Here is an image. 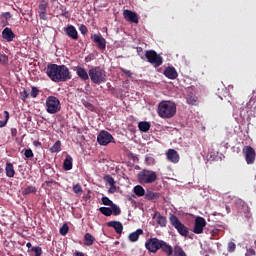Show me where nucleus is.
Wrapping results in <instances>:
<instances>
[{
    "label": "nucleus",
    "mask_w": 256,
    "mask_h": 256,
    "mask_svg": "<svg viewBox=\"0 0 256 256\" xmlns=\"http://www.w3.org/2000/svg\"><path fill=\"white\" fill-rule=\"evenodd\" d=\"M145 57L153 67H161L163 65V57L159 55L155 50H148L145 52Z\"/></svg>",
    "instance_id": "0eeeda50"
},
{
    "label": "nucleus",
    "mask_w": 256,
    "mask_h": 256,
    "mask_svg": "<svg viewBox=\"0 0 256 256\" xmlns=\"http://www.w3.org/2000/svg\"><path fill=\"white\" fill-rule=\"evenodd\" d=\"M26 247H27L28 249H31V247H33V245L31 244V242H28V243L26 244Z\"/></svg>",
    "instance_id": "bf43d9fd"
},
{
    "label": "nucleus",
    "mask_w": 256,
    "mask_h": 256,
    "mask_svg": "<svg viewBox=\"0 0 256 256\" xmlns=\"http://www.w3.org/2000/svg\"><path fill=\"white\" fill-rule=\"evenodd\" d=\"M73 191L76 195H81V193H83V187H81V184H76L73 186Z\"/></svg>",
    "instance_id": "c03bdc74"
},
{
    "label": "nucleus",
    "mask_w": 256,
    "mask_h": 256,
    "mask_svg": "<svg viewBox=\"0 0 256 256\" xmlns=\"http://www.w3.org/2000/svg\"><path fill=\"white\" fill-rule=\"evenodd\" d=\"M107 227H112V229H114L118 235L123 233V224L119 221L107 222Z\"/></svg>",
    "instance_id": "6ab92c4d"
},
{
    "label": "nucleus",
    "mask_w": 256,
    "mask_h": 256,
    "mask_svg": "<svg viewBox=\"0 0 256 256\" xmlns=\"http://www.w3.org/2000/svg\"><path fill=\"white\" fill-rule=\"evenodd\" d=\"M89 77L92 83H95V85L107 83V72H105V69L99 66L89 69Z\"/></svg>",
    "instance_id": "7ed1b4c3"
},
{
    "label": "nucleus",
    "mask_w": 256,
    "mask_h": 256,
    "mask_svg": "<svg viewBox=\"0 0 256 256\" xmlns=\"http://www.w3.org/2000/svg\"><path fill=\"white\" fill-rule=\"evenodd\" d=\"M177 113V105L172 101H161L158 105V115L162 119H172Z\"/></svg>",
    "instance_id": "f03ea898"
},
{
    "label": "nucleus",
    "mask_w": 256,
    "mask_h": 256,
    "mask_svg": "<svg viewBox=\"0 0 256 256\" xmlns=\"http://www.w3.org/2000/svg\"><path fill=\"white\" fill-rule=\"evenodd\" d=\"M46 75L54 83L69 81V79L73 77L67 66L57 64H48L46 67Z\"/></svg>",
    "instance_id": "f257e3e1"
},
{
    "label": "nucleus",
    "mask_w": 256,
    "mask_h": 256,
    "mask_svg": "<svg viewBox=\"0 0 256 256\" xmlns=\"http://www.w3.org/2000/svg\"><path fill=\"white\" fill-rule=\"evenodd\" d=\"M164 75L165 77H167L168 79H176L177 77H179V74L177 73V70L174 67H167L164 70Z\"/></svg>",
    "instance_id": "aec40b11"
},
{
    "label": "nucleus",
    "mask_w": 256,
    "mask_h": 256,
    "mask_svg": "<svg viewBox=\"0 0 256 256\" xmlns=\"http://www.w3.org/2000/svg\"><path fill=\"white\" fill-rule=\"evenodd\" d=\"M59 233L60 235H63V236L69 233V226L67 225V223H64L62 227H60Z\"/></svg>",
    "instance_id": "58836bf2"
},
{
    "label": "nucleus",
    "mask_w": 256,
    "mask_h": 256,
    "mask_svg": "<svg viewBox=\"0 0 256 256\" xmlns=\"http://www.w3.org/2000/svg\"><path fill=\"white\" fill-rule=\"evenodd\" d=\"M163 240H159L158 238H149L145 242V248L150 253H157V251L160 249L161 243Z\"/></svg>",
    "instance_id": "1a4fd4ad"
},
{
    "label": "nucleus",
    "mask_w": 256,
    "mask_h": 256,
    "mask_svg": "<svg viewBox=\"0 0 256 256\" xmlns=\"http://www.w3.org/2000/svg\"><path fill=\"white\" fill-rule=\"evenodd\" d=\"M101 201L104 205L111 207V205H113V202L111 201V199H109V197L104 196L101 198Z\"/></svg>",
    "instance_id": "a18cd8bd"
},
{
    "label": "nucleus",
    "mask_w": 256,
    "mask_h": 256,
    "mask_svg": "<svg viewBox=\"0 0 256 256\" xmlns=\"http://www.w3.org/2000/svg\"><path fill=\"white\" fill-rule=\"evenodd\" d=\"M63 169L64 171H71V169H73V157L69 154L66 155L63 163Z\"/></svg>",
    "instance_id": "b1692460"
},
{
    "label": "nucleus",
    "mask_w": 256,
    "mask_h": 256,
    "mask_svg": "<svg viewBox=\"0 0 256 256\" xmlns=\"http://www.w3.org/2000/svg\"><path fill=\"white\" fill-rule=\"evenodd\" d=\"M186 101L188 105H197V96L193 94H188L186 96Z\"/></svg>",
    "instance_id": "2f4dec72"
},
{
    "label": "nucleus",
    "mask_w": 256,
    "mask_h": 256,
    "mask_svg": "<svg viewBox=\"0 0 256 256\" xmlns=\"http://www.w3.org/2000/svg\"><path fill=\"white\" fill-rule=\"evenodd\" d=\"M92 39H93L94 43L97 44L98 49H100L101 51L106 49L107 40H105V38H103V36H101L99 34H94L92 36Z\"/></svg>",
    "instance_id": "f8f14e48"
},
{
    "label": "nucleus",
    "mask_w": 256,
    "mask_h": 256,
    "mask_svg": "<svg viewBox=\"0 0 256 256\" xmlns=\"http://www.w3.org/2000/svg\"><path fill=\"white\" fill-rule=\"evenodd\" d=\"M145 197L148 201H157V199H159V197H161V194H159L157 192H153L151 190H147Z\"/></svg>",
    "instance_id": "393cba45"
},
{
    "label": "nucleus",
    "mask_w": 256,
    "mask_h": 256,
    "mask_svg": "<svg viewBox=\"0 0 256 256\" xmlns=\"http://www.w3.org/2000/svg\"><path fill=\"white\" fill-rule=\"evenodd\" d=\"M0 63L2 65H7V63H9V56L5 54H0Z\"/></svg>",
    "instance_id": "37998d69"
},
{
    "label": "nucleus",
    "mask_w": 256,
    "mask_h": 256,
    "mask_svg": "<svg viewBox=\"0 0 256 256\" xmlns=\"http://www.w3.org/2000/svg\"><path fill=\"white\" fill-rule=\"evenodd\" d=\"M22 101H27L29 99V92L27 90H24L21 92Z\"/></svg>",
    "instance_id": "09e8293b"
},
{
    "label": "nucleus",
    "mask_w": 256,
    "mask_h": 256,
    "mask_svg": "<svg viewBox=\"0 0 256 256\" xmlns=\"http://www.w3.org/2000/svg\"><path fill=\"white\" fill-rule=\"evenodd\" d=\"M79 31L80 33H82V35H87V26H85L84 24L80 25Z\"/></svg>",
    "instance_id": "8fccbe9b"
},
{
    "label": "nucleus",
    "mask_w": 256,
    "mask_h": 256,
    "mask_svg": "<svg viewBox=\"0 0 256 256\" xmlns=\"http://www.w3.org/2000/svg\"><path fill=\"white\" fill-rule=\"evenodd\" d=\"M33 145H34L35 147H39V146H41V142L35 140V141L33 142Z\"/></svg>",
    "instance_id": "4d7b16f0"
},
{
    "label": "nucleus",
    "mask_w": 256,
    "mask_h": 256,
    "mask_svg": "<svg viewBox=\"0 0 256 256\" xmlns=\"http://www.w3.org/2000/svg\"><path fill=\"white\" fill-rule=\"evenodd\" d=\"M153 219H156L157 223L160 225V227H167V218L161 213L156 212L153 216Z\"/></svg>",
    "instance_id": "5701e85b"
},
{
    "label": "nucleus",
    "mask_w": 256,
    "mask_h": 256,
    "mask_svg": "<svg viewBox=\"0 0 256 256\" xmlns=\"http://www.w3.org/2000/svg\"><path fill=\"white\" fill-rule=\"evenodd\" d=\"M113 141V135L105 130L100 131L97 136V143L102 147H107V145H109V143H113Z\"/></svg>",
    "instance_id": "6e6552de"
},
{
    "label": "nucleus",
    "mask_w": 256,
    "mask_h": 256,
    "mask_svg": "<svg viewBox=\"0 0 256 256\" xmlns=\"http://www.w3.org/2000/svg\"><path fill=\"white\" fill-rule=\"evenodd\" d=\"M39 93H40L39 88L35 86L31 87L30 97H32V99H36V97L39 96Z\"/></svg>",
    "instance_id": "4c0bfd02"
},
{
    "label": "nucleus",
    "mask_w": 256,
    "mask_h": 256,
    "mask_svg": "<svg viewBox=\"0 0 256 256\" xmlns=\"http://www.w3.org/2000/svg\"><path fill=\"white\" fill-rule=\"evenodd\" d=\"M82 105H84V107L88 109V111H95V106L87 100H82Z\"/></svg>",
    "instance_id": "e433bc0d"
},
{
    "label": "nucleus",
    "mask_w": 256,
    "mask_h": 256,
    "mask_svg": "<svg viewBox=\"0 0 256 256\" xmlns=\"http://www.w3.org/2000/svg\"><path fill=\"white\" fill-rule=\"evenodd\" d=\"M2 39H5L8 43H11L13 39H15V34L13 33V30L11 28L6 27L2 31Z\"/></svg>",
    "instance_id": "a211bd4d"
},
{
    "label": "nucleus",
    "mask_w": 256,
    "mask_h": 256,
    "mask_svg": "<svg viewBox=\"0 0 256 256\" xmlns=\"http://www.w3.org/2000/svg\"><path fill=\"white\" fill-rule=\"evenodd\" d=\"M5 171H6V177H9V178L15 177V168L13 167V163L7 162Z\"/></svg>",
    "instance_id": "a878e982"
},
{
    "label": "nucleus",
    "mask_w": 256,
    "mask_h": 256,
    "mask_svg": "<svg viewBox=\"0 0 256 256\" xmlns=\"http://www.w3.org/2000/svg\"><path fill=\"white\" fill-rule=\"evenodd\" d=\"M98 211H100L102 215H105V217H111L113 215V210H111L110 207H100Z\"/></svg>",
    "instance_id": "c756f323"
},
{
    "label": "nucleus",
    "mask_w": 256,
    "mask_h": 256,
    "mask_svg": "<svg viewBox=\"0 0 256 256\" xmlns=\"http://www.w3.org/2000/svg\"><path fill=\"white\" fill-rule=\"evenodd\" d=\"M4 120H0V127H5V125H7V121H9V112L8 111H4Z\"/></svg>",
    "instance_id": "79ce46f5"
},
{
    "label": "nucleus",
    "mask_w": 256,
    "mask_h": 256,
    "mask_svg": "<svg viewBox=\"0 0 256 256\" xmlns=\"http://www.w3.org/2000/svg\"><path fill=\"white\" fill-rule=\"evenodd\" d=\"M121 71H122V73H123L124 75H126L127 77H131V76L133 75V73H132L130 70H127V69H125V68H122Z\"/></svg>",
    "instance_id": "603ef678"
},
{
    "label": "nucleus",
    "mask_w": 256,
    "mask_h": 256,
    "mask_svg": "<svg viewBox=\"0 0 256 256\" xmlns=\"http://www.w3.org/2000/svg\"><path fill=\"white\" fill-rule=\"evenodd\" d=\"M169 221L172 227H175L179 235H181L182 237H187L189 235V228H187L185 224H182L181 220H179V218L175 214H170Z\"/></svg>",
    "instance_id": "39448f33"
},
{
    "label": "nucleus",
    "mask_w": 256,
    "mask_h": 256,
    "mask_svg": "<svg viewBox=\"0 0 256 256\" xmlns=\"http://www.w3.org/2000/svg\"><path fill=\"white\" fill-rule=\"evenodd\" d=\"M64 31L70 39H73L74 41H77L79 39V33L77 32V29H75V26L70 25L66 28H64Z\"/></svg>",
    "instance_id": "2eb2a0df"
},
{
    "label": "nucleus",
    "mask_w": 256,
    "mask_h": 256,
    "mask_svg": "<svg viewBox=\"0 0 256 256\" xmlns=\"http://www.w3.org/2000/svg\"><path fill=\"white\" fill-rule=\"evenodd\" d=\"M39 17L42 21H47V1L42 0L38 5Z\"/></svg>",
    "instance_id": "4468645a"
},
{
    "label": "nucleus",
    "mask_w": 256,
    "mask_h": 256,
    "mask_svg": "<svg viewBox=\"0 0 256 256\" xmlns=\"http://www.w3.org/2000/svg\"><path fill=\"white\" fill-rule=\"evenodd\" d=\"M93 243H95V237L91 235V233H86L84 235V245H86L87 247H91Z\"/></svg>",
    "instance_id": "cd10ccee"
},
{
    "label": "nucleus",
    "mask_w": 256,
    "mask_h": 256,
    "mask_svg": "<svg viewBox=\"0 0 256 256\" xmlns=\"http://www.w3.org/2000/svg\"><path fill=\"white\" fill-rule=\"evenodd\" d=\"M11 12H6L1 14V20L3 25H7L9 23V19H11Z\"/></svg>",
    "instance_id": "f704fd0d"
},
{
    "label": "nucleus",
    "mask_w": 256,
    "mask_h": 256,
    "mask_svg": "<svg viewBox=\"0 0 256 256\" xmlns=\"http://www.w3.org/2000/svg\"><path fill=\"white\" fill-rule=\"evenodd\" d=\"M134 193L137 195V197H144V195H146L145 188H143L141 185H136L134 187Z\"/></svg>",
    "instance_id": "c85d7f7f"
},
{
    "label": "nucleus",
    "mask_w": 256,
    "mask_h": 256,
    "mask_svg": "<svg viewBox=\"0 0 256 256\" xmlns=\"http://www.w3.org/2000/svg\"><path fill=\"white\" fill-rule=\"evenodd\" d=\"M76 75L82 80V81H89V72L87 73V70L83 68L82 66H76L75 68Z\"/></svg>",
    "instance_id": "f3484780"
},
{
    "label": "nucleus",
    "mask_w": 256,
    "mask_h": 256,
    "mask_svg": "<svg viewBox=\"0 0 256 256\" xmlns=\"http://www.w3.org/2000/svg\"><path fill=\"white\" fill-rule=\"evenodd\" d=\"M236 248H237V246L235 245L234 242L228 243V253H233V251H235Z\"/></svg>",
    "instance_id": "de8ad7c7"
},
{
    "label": "nucleus",
    "mask_w": 256,
    "mask_h": 256,
    "mask_svg": "<svg viewBox=\"0 0 256 256\" xmlns=\"http://www.w3.org/2000/svg\"><path fill=\"white\" fill-rule=\"evenodd\" d=\"M174 256H187V253H185V250L179 245L174 246Z\"/></svg>",
    "instance_id": "7c9ffc66"
},
{
    "label": "nucleus",
    "mask_w": 256,
    "mask_h": 256,
    "mask_svg": "<svg viewBox=\"0 0 256 256\" xmlns=\"http://www.w3.org/2000/svg\"><path fill=\"white\" fill-rule=\"evenodd\" d=\"M138 183L141 185H151L157 181V172L149 169H143L137 175Z\"/></svg>",
    "instance_id": "20e7f679"
},
{
    "label": "nucleus",
    "mask_w": 256,
    "mask_h": 256,
    "mask_svg": "<svg viewBox=\"0 0 256 256\" xmlns=\"http://www.w3.org/2000/svg\"><path fill=\"white\" fill-rule=\"evenodd\" d=\"M31 252L35 254L34 256L43 255V249H41V247H39V246L32 247Z\"/></svg>",
    "instance_id": "ea45409f"
},
{
    "label": "nucleus",
    "mask_w": 256,
    "mask_h": 256,
    "mask_svg": "<svg viewBox=\"0 0 256 256\" xmlns=\"http://www.w3.org/2000/svg\"><path fill=\"white\" fill-rule=\"evenodd\" d=\"M138 129L142 133H147V131L151 129V123H149L148 121H141L138 123Z\"/></svg>",
    "instance_id": "bb28decb"
},
{
    "label": "nucleus",
    "mask_w": 256,
    "mask_h": 256,
    "mask_svg": "<svg viewBox=\"0 0 256 256\" xmlns=\"http://www.w3.org/2000/svg\"><path fill=\"white\" fill-rule=\"evenodd\" d=\"M74 256H85V254L83 252L76 251Z\"/></svg>",
    "instance_id": "6e6d98bb"
},
{
    "label": "nucleus",
    "mask_w": 256,
    "mask_h": 256,
    "mask_svg": "<svg viewBox=\"0 0 256 256\" xmlns=\"http://www.w3.org/2000/svg\"><path fill=\"white\" fill-rule=\"evenodd\" d=\"M52 153H59L61 152V140H58L54 143V145L50 148Z\"/></svg>",
    "instance_id": "72a5a7b5"
},
{
    "label": "nucleus",
    "mask_w": 256,
    "mask_h": 256,
    "mask_svg": "<svg viewBox=\"0 0 256 256\" xmlns=\"http://www.w3.org/2000/svg\"><path fill=\"white\" fill-rule=\"evenodd\" d=\"M31 193H37L35 186H28L22 190V195H31Z\"/></svg>",
    "instance_id": "473e14b6"
},
{
    "label": "nucleus",
    "mask_w": 256,
    "mask_h": 256,
    "mask_svg": "<svg viewBox=\"0 0 256 256\" xmlns=\"http://www.w3.org/2000/svg\"><path fill=\"white\" fill-rule=\"evenodd\" d=\"M60 9L62 11L61 13L62 17H69V11H67V8L61 7Z\"/></svg>",
    "instance_id": "3c124183"
},
{
    "label": "nucleus",
    "mask_w": 256,
    "mask_h": 256,
    "mask_svg": "<svg viewBox=\"0 0 256 256\" xmlns=\"http://www.w3.org/2000/svg\"><path fill=\"white\" fill-rule=\"evenodd\" d=\"M46 111L50 115H55V113H59V111H61V101H59V98L55 96H49L46 99Z\"/></svg>",
    "instance_id": "423d86ee"
},
{
    "label": "nucleus",
    "mask_w": 256,
    "mask_h": 256,
    "mask_svg": "<svg viewBox=\"0 0 256 256\" xmlns=\"http://www.w3.org/2000/svg\"><path fill=\"white\" fill-rule=\"evenodd\" d=\"M160 249L162 250V253H165L167 256L173 255V247L171 245L167 244V242L163 241L160 244Z\"/></svg>",
    "instance_id": "4be33fe9"
},
{
    "label": "nucleus",
    "mask_w": 256,
    "mask_h": 256,
    "mask_svg": "<svg viewBox=\"0 0 256 256\" xmlns=\"http://www.w3.org/2000/svg\"><path fill=\"white\" fill-rule=\"evenodd\" d=\"M248 252L250 253V255H256L255 249L253 248H249Z\"/></svg>",
    "instance_id": "13d9d810"
},
{
    "label": "nucleus",
    "mask_w": 256,
    "mask_h": 256,
    "mask_svg": "<svg viewBox=\"0 0 256 256\" xmlns=\"http://www.w3.org/2000/svg\"><path fill=\"white\" fill-rule=\"evenodd\" d=\"M24 155H25V158H26V159H31V157L34 156L33 150H31V149H26L25 152H24Z\"/></svg>",
    "instance_id": "49530a36"
},
{
    "label": "nucleus",
    "mask_w": 256,
    "mask_h": 256,
    "mask_svg": "<svg viewBox=\"0 0 256 256\" xmlns=\"http://www.w3.org/2000/svg\"><path fill=\"white\" fill-rule=\"evenodd\" d=\"M136 51H137L138 55H141V53H143V48L137 47Z\"/></svg>",
    "instance_id": "5fc2aeb1"
},
{
    "label": "nucleus",
    "mask_w": 256,
    "mask_h": 256,
    "mask_svg": "<svg viewBox=\"0 0 256 256\" xmlns=\"http://www.w3.org/2000/svg\"><path fill=\"white\" fill-rule=\"evenodd\" d=\"M205 227H207V220L201 216L196 217L194 220L193 233L196 235H201Z\"/></svg>",
    "instance_id": "9b49d317"
},
{
    "label": "nucleus",
    "mask_w": 256,
    "mask_h": 256,
    "mask_svg": "<svg viewBox=\"0 0 256 256\" xmlns=\"http://www.w3.org/2000/svg\"><path fill=\"white\" fill-rule=\"evenodd\" d=\"M116 191H117V187H116L115 184H114V185L110 186V188H109V190H108V193L113 194V193H115Z\"/></svg>",
    "instance_id": "864d4df0"
},
{
    "label": "nucleus",
    "mask_w": 256,
    "mask_h": 256,
    "mask_svg": "<svg viewBox=\"0 0 256 256\" xmlns=\"http://www.w3.org/2000/svg\"><path fill=\"white\" fill-rule=\"evenodd\" d=\"M242 151L247 165H253L256 159L255 149L251 146H245Z\"/></svg>",
    "instance_id": "9d476101"
},
{
    "label": "nucleus",
    "mask_w": 256,
    "mask_h": 256,
    "mask_svg": "<svg viewBox=\"0 0 256 256\" xmlns=\"http://www.w3.org/2000/svg\"><path fill=\"white\" fill-rule=\"evenodd\" d=\"M123 16L124 19L130 23H139V16L131 10H124Z\"/></svg>",
    "instance_id": "ddd939ff"
},
{
    "label": "nucleus",
    "mask_w": 256,
    "mask_h": 256,
    "mask_svg": "<svg viewBox=\"0 0 256 256\" xmlns=\"http://www.w3.org/2000/svg\"><path fill=\"white\" fill-rule=\"evenodd\" d=\"M112 215H121V208L117 204L113 203L111 206Z\"/></svg>",
    "instance_id": "c9c22d12"
},
{
    "label": "nucleus",
    "mask_w": 256,
    "mask_h": 256,
    "mask_svg": "<svg viewBox=\"0 0 256 256\" xmlns=\"http://www.w3.org/2000/svg\"><path fill=\"white\" fill-rule=\"evenodd\" d=\"M103 180L110 186L115 185V179H113L111 175H105Z\"/></svg>",
    "instance_id": "a19ab883"
},
{
    "label": "nucleus",
    "mask_w": 256,
    "mask_h": 256,
    "mask_svg": "<svg viewBox=\"0 0 256 256\" xmlns=\"http://www.w3.org/2000/svg\"><path fill=\"white\" fill-rule=\"evenodd\" d=\"M166 156L168 161H170V163H179L180 157H179V152H177V150L168 149Z\"/></svg>",
    "instance_id": "dca6fc26"
},
{
    "label": "nucleus",
    "mask_w": 256,
    "mask_h": 256,
    "mask_svg": "<svg viewBox=\"0 0 256 256\" xmlns=\"http://www.w3.org/2000/svg\"><path fill=\"white\" fill-rule=\"evenodd\" d=\"M143 233V229L139 228L135 232L130 233L128 239L131 243H137V241H139V237H141Z\"/></svg>",
    "instance_id": "412c9836"
}]
</instances>
